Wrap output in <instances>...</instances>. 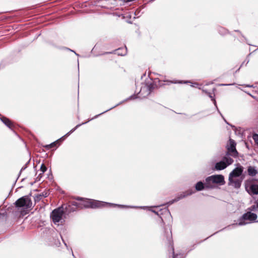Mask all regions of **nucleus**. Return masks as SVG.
<instances>
[{"mask_svg":"<svg viewBox=\"0 0 258 258\" xmlns=\"http://www.w3.org/2000/svg\"><path fill=\"white\" fill-rule=\"evenodd\" d=\"M157 88V85L153 81H151L150 82H146L145 84H142V86L141 87V89L140 92L137 94H133L130 96L129 97L126 98L124 100L120 102L118 104H116L115 106L110 108L109 109L104 111V112L97 114L94 116V118H97L100 115L107 112V111L114 108L115 107L118 106V105L121 104L122 103L131 100L137 99L138 98H144L149 96L153 90Z\"/></svg>","mask_w":258,"mask_h":258,"instance_id":"1","label":"nucleus"},{"mask_svg":"<svg viewBox=\"0 0 258 258\" xmlns=\"http://www.w3.org/2000/svg\"><path fill=\"white\" fill-rule=\"evenodd\" d=\"M257 218V216L256 214L248 211L243 214L242 216L238 219L237 223L232 224L231 225H229L221 230L226 228L229 229L231 226L232 227H235L237 226H242L250 224L253 222H257L256 221Z\"/></svg>","mask_w":258,"mask_h":258,"instance_id":"2","label":"nucleus"},{"mask_svg":"<svg viewBox=\"0 0 258 258\" xmlns=\"http://www.w3.org/2000/svg\"><path fill=\"white\" fill-rule=\"evenodd\" d=\"M108 206L109 207H118L120 208H137L135 206H130L123 205H119L116 204H112L110 203L104 202L102 201L91 200V208L96 209Z\"/></svg>","mask_w":258,"mask_h":258,"instance_id":"3","label":"nucleus"},{"mask_svg":"<svg viewBox=\"0 0 258 258\" xmlns=\"http://www.w3.org/2000/svg\"><path fill=\"white\" fill-rule=\"evenodd\" d=\"M14 204L18 209L26 210L32 208V202L29 195L19 198Z\"/></svg>","mask_w":258,"mask_h":258,"instance_id":"4","label":"nucleus"},{"mask_svg":"<svg viewBox=\"0 0 258 258\" xmlns=\"http://www.w3.org/2000/svg\"><path fill=\"white\" fill-rule=\"evenodd\" d=\"M165 236L166 237V242L171 246V253L172 254V258H184L185 256L183 253L181 252H177L175 253L174 251V248L173 246V240L171 230L169 229V231L165 230Z\"/></svg>","mask_w":258,"mask_h":258,"instance_id":"5","label":"nucleus"},{"mask_svg":"<svg viewBox=\"0 0 258 258\" xmlns=\"http://www.w3.org/2000/svg\"><path fill=\"white\" fill-rule=\"evenodd\" d=\"M233 162V160L229 156H225L222 160L217 162L215 165V169L216 170H222L225 169L228 166Z\"/></svg>","mask_w":258,"mask_h":258,"instance_id":"6","label":"nucleus"},{"mask_svg":"<svg viewBox=\"0 0 258 258\" xmlns=\"http://www.w3.org/2000/svg\"><path fill=\"white\" fill-rule=\"evenodd\" d=\"M63 214L62 207H59L54 209L51 214V217L54 223L59 222L62 219Z\"/></svg>","mask_w":258,"mask_h":258,"instance_id":"7","label":"nucleus"},{"mask_svg":"<svg viewBox=\"0 0 258 258\" xmlns=\"http://www.w3.org/2000/svg\"><path fill=\"white\" fill-rule=\"evenodd\" d=\"M117 5H118V0H101L99 2V6L107 9H111Z\"/></svg>","mask_w":258,"mask_h":258,"instance_id":"8","label":"nucleus"},{"mask_svg":"<svg viewBox=\"0 0 258 258\" xmlns=\"http://www.w3.org/2000/svg\"><path fill=\"white\" fill-rule=\"evenodd\" d=\"M151 211L160 217L163 223H164V220L166 218L171 217L170 211L167 208L161 209L158 211L154 210H151Z\"/></svg>","mask_w":258,"mask_h":258,"instance_id":"9","label":"nucleus"},{"mask_svg":"<svg viewBox=\"0 0 258 258\" xmlns=\"http://www.w3.org/2000/svg\"><path fill=\"white\" fill-rule=\"evenodd\" d=\"M211 180L213 183L223 185L225 183L224 177L221 174L213 175L208 177L207 180Z\"/></svg>","mask_w":258,"mask_h":258,"instance_id":"10","label":"nucleus"},{"mask_svg":"<svg viewBox=\"0 0 258 258\" xmlns=\"http://www.w3.org/2000/svg\"><path fill=\"white\" fill-rule=\"evenodd\" d=\"M244 168L240 164H237V167L235 168L229 174L230 178H239L242 174Z\"/></svg>","mask_w":258,"mask_h":258,"instance_id":"11","label":"nucleus"},{"mask_svg":"<svg viewBox=\"0 0 258 258\" xmlns=\"http://www.w3.org/2000/svg\"><path fill=\"white\" fill-rule=\"evenodd\" d=\"M243 177H240L238 178L229 177L228 185L234 187L235 188H239L240 187Z\"/></svg>","mask_w":258,"mask_h":258,"instance_id":"12","label":"nucleus"},{"mask_svg":"<svg viewBox=\"0 0 258 258\" xmlns=\"http://www.w3.org/2000/svg\"><path fill=\"white\" fill-rule=\"evenodd\" d=\"M229 146L227 147L228 154L231 155L234 157L238 155V152L236 149V143L233 140L230 139Z\"/></svg>","mask_w":258,"mask_h":258,"instance_id":"13","label":"nucleus"},{"mask_svg":"<svg viewBox=\"0 0 258 258\" xmlns=\"http://www.w3.org/2000/svg\"><path fill=\"white\" fill-rule=\"evenodd\" d=\"M94 118H95L94 117L91 119H89L86 122H83L81 124H78V125H77L74 128H73L72 130H71L70 132H69L68 133H67L65 135H64L63 136L61 137L60 139H58L57 140H58V143L59 142L63 141L66 137L70 136L72 133H73L75 131H76V130H77L79 127H80V126H81L83 124L87 123L88 122L94 119Z\"/></svg>","mask_w":258,"mask_h":258,"instance_id":"14","label":"nucleus"},{"mask_svg":"<svg viewBox=\"0 0 258 258\" xmlns=\"http://www.w3.org/2000/svg\"><path fill=\"white\" fill-rule=\"evenodd\" d=\"M194 193V191H192L191 189H188L184 192H182V193L178 195L175 197V201H177V202L179 200L188 196L192 195Z\"/></svg>","mask_w":258,"mask_h":258,"instance_id":"15","label":"nucleus"},{"mask_svg":"<svg viewBox=\"0 0 258 258\" xmlns=\"http://www.w3.org/2000/svg\"><path fill=\"white\" fill-rule=\"evenodd\" d=\"M0 119L8 127L12 130L13 124L10 119L0 114Z\"/></svg>","mask_w":258,"mask_h":258,"instance_id":"16","label":"nucleus"},{"mask_svg":"<svg viewBox=\"0 0 258 258\" xmlns=\"http://www.w3.org/2000/svg\"><path fill=\"white\" fill-rule=\"evenodd\" d=\"M246 189L251 195H258V184H251L248 189L246 187Z\"/></svg>","mask_w":258,"mask_h":258,"instance_id":"17","label":"nucleus"},{"mask_svg":"<svg viewBox=\"0 0 258 258\" xmlns=\"http://www.w3.org/2000/svg\"><path fill=\"white\" fill-rule=\"evenodd\" d=\"M203 92H205V93H206L208 96L211 99V100L213 102V103L214 104L215 106H216V107L217 108L218 112L220 113V115H221V116L223 117V118L224 119V121L227 123H228V122L226 121V120L224 119V117L223 116L222 114L220 113V112L219 111V110H218V107L217 106V104H216V100L214 98H213V97L212 96V94L209 92H208L206 90H203Z\"/></svg>","mask_w":258,"mask_h":258,"instance_id":"18","label":"nucleus"},{"mask_svg":"<svg viewBox=\"0 0 258 258\" xmlns=\"http://www.w3.org/2000/svg\"><path fill=\"white\" fill-rule=\"evenodd\" d=\"M247 173L249 176H254L257 174V171L255 167L249 166L247 168Z\"/></svg>","mask_w":258,"mask_h":258,"instance_id":"19","label":"nucleus"},{"mask_svg":"<svg viewBox=\"0 0 258 258\" xmlns=\"http://www.w3.org/2000/svg\"><path fill=\"white\" fill-rule=\"evenodd\" d=\"M195 189L197 191H202L205 189V183L202 182V181H198L196 184H195Z\"/></svg>","mask_w":258,"mask_h":258,"instance_id":"20","label":"nucleus"},{"mask_svg":"<svg viewBox=\"0 0 258 258\" xmlns=\"http://www.w3.org/2000/svg\"><path fill=\"white\" fill-rule=\"evenodd\" d=\"M48 195L47 192H42L40 194H38L36 195L34 197V200L35 202H38L40 201L42 198H46L48 197Z\"/></svg>","mask_w":258,"mask_h":258,"instance_id":"21","label":"nucleus"},{"mask_svg":"<svg viewBox=\"0 0 258 258\" xmlns=\"http://www.w3.org/2000/svg\"><path fill=\"white\" fill-rule=\"evenodd\" d=\"M116 53L119 55L123 56L126 54L127 52V48L125 47V48H120L116 49L115 50Z\"/></svg>","mask_w":258,"mask_h":258,"instance_id":"22","label":"nucleus"},{"mask_svg":"<svg viewBox=\"0 0 258 258\" xmlns=\"http://www.w3.org/2000/svg\"><path fill=\"white\" fill-rule=\"evenodd\" d=\"M91 200L89 199H86L84 200H83L82 203H81L82 208H91Z\"/></svg>","mask_w":258,"mask_h":258,"instance_id":"23","label":"nucleus"},{"mask_svg":"<svg viewBox=\"0 0 258 258\" xmlns=\"http://www.w3.org/2000/svg\"><path fill=\"white\" fill-rule=\"evenodd\" d=\"M217 30H218L219 33L221 35L224 36V35H225L229 33V32L227 29H226V28L222 27H218Z\"/></svg>","mask_w":258,"mask_h":258,"instance_id":"24","label":"nucleus"},{"mask_svg":"<svg viewBox=\"0 0 258 258\" xmlns=\"http://www.w3.org/2000/svg\"><path fill=\"white\" fill-rule=\"evenodd\" d=\"M208 177L205 179V188L206 189H213L215 187V186L212 184V182L211 180H207Z\"/></svg>","mask_w":258,"mask_h":258,"instance_id":"25","label":"nucleus"},{"mask_svg":"<svg viewBox=\"0 0 258 258\" xmlns=\"http://www.w3.org/2000/svg\"><path fill=\"white\" fill-rule=\"evenodd\" d=\"M71 205L72 206H74L75 207H76L75 208H71L70 209V211H72V212H74L76 210V208H81L82 209V205H81V203H79L76 201H73L71 202Z\"/></svg>","mask_w":258,"mask_h":258,"instance_id":"26","label":"nucleus"},{"mask_svg":"<svg viewBox=\"0 0 258 258\" xmlns=\"http://www.w3.org/2000/svg\"><path fill=\"white\" fill-rule=\"evenodd\" d=\"M172 84H187L191 83L190 81H167Z\"/></svg>","mask_w":258,"mask_h":258,"instance_id":"27","label":"nucleus"},{"mask_svg":"<svg viewBox=\"0 0 258 258\" xmlns=\"http://www.w3.org/2000/svg\"><path fill=\"white\" fill-rule=\"evenodd\" d=\"M57 143H58V140H56L55 142H53L49 145H45L44 147L47 149H49L51 148L55 147Z\"/></svg>","mask_w":258,"mask_h":258,"instance_id":"28","label":"nucleus"},{"mask_svg":"<svg viewBox=\"0 0 258 258\" xmlns=\"http://www.w3.org/2000/svg\"><path fill=\"white\" fill-rule=\"evenodd\" d=\"M47 170V167L44 164H42L40 167V171L41 173L40 174H43V173Z\"/></svg>","mask_w":258,"mask_h":258,"instance_id":"29","label":"nucleus"},{"mask_svg":"<svg viewBox=\"0 0 258 258\" xmlns=\"http://www.w3.org/2000/svg\"><path fill=\"white\" fill-rule=\"evenodd\" d=\"M248 210L249 212L251 211H256L258 210V209H257L256 207L255 206V204L252 205L251 207L248 208Z\"/></svg>","mask_w":258,"mask_h":258,"instance_id":"30","label":"nucleus"},{"mask_svg":"<svg viewBox=\"0 0 258 258\" xmlns=\"http://www.w3.org/2000/svg\"><path fill=\"white\" fill-rule=\"evenodd\" d=\"M177 202V201H175V198L171 201H170L169 202L165 203L164 205L169 206V205H171L173 204L174 203Z\"/></svg>","mask_w":258,"mask_h":258,"instance_id":"31","label":"nucleus"},{"mask_svg":"<svg viewBox=\"0 0 258 258\" xmlns=\"http://www.w3.org/2000/svg\"><path fill=\"white\" fill-rule=\"evenodd\" d=\"M42 175L43 174H40V173L38 175L37 177H36L35 178V180L34 181V182H37V181H39L40 180L41 178H42Z\"/></svg>","mask_w":258,"mask_h":258,"instance_id":"32","label":"nucleus"},{"mask_svg":"<svg viewBox=\"0 0 258 258\" xmlns=\"http://www.w3.org/2000/svg\"><path fill=\"white\" fill-rule=\"evenodd\" d=\"M235 32H238L239 33V34H240V35L241 36V37L244 39V40H246V38L242 35V34L241 33V32L238 30H234Z\"/></svg>","mask_w":258,"mask_h":258,"instance_id":"33","label":"nucleus"},{"mask_svg":"<svg viewBox=\"0 0 258 258\" xmlns=\"http://www.w3.org/2000/svg\"><path fill=\"white\" fill-rule=\"evenodd\" d=\"M27 165H25L21 169L20 172H19V175L21 174V172L22 171L25 170L26 168H27Z\"/></svg>","mask_w":258,"mask_h":258,"instance_id":"34","label":"nucleus"},{"mask_svg":"<svg viewBox=\"0 0 258 258\" xmlns=\"http://www.w3.org/2000/svg\"><path fill=\"white\" fill-rule=\"evenodd\" d=\"M234 84H221L219 85V86H230V85H233Z\"/></svg>","mask_w":258,"mask_h":258,"instance_id":"35","label":"nucleus"},{"mask_svg":"<svg viewBox=\"0 0 258 258\" xmlns=\"http://www.w3.org/2000/svg\"><path fill=\"white\" fill-rule=\"evenodd\" d=\"M198 85H199L198 83H192V85L191 86L193 87H197Z\"/></svg>","mask_w":258,"mask_h":258,"instance_id":"36","label":"nucleus"},{"mask_svg":"<svg viewBox=\"0 0 258 258\" xmlns=\"http://www.w3.org/2000/svg\"><path fill=\"white\" fill-rule=\"evenodd\" d=\"M66 49H68V50H70V51H71L74 52L75 53V54H76V55H77V56H79V54H77V53L76 52H75L74 50H72V49H70V48H66Z\"/></svg>","mask_w":258,"mask_h":258,"instance_id":"37","label":"nucleus"},{"mask_svg":"<svg viewBox=\"0 0 258 258\" xmlns=\"http://www.w3.org/2000/svg\"><path fill=\"white\" fill-rule=\"evenodd\" d=\"M76 200H77V201H81L83 200V198L78 197L76 198Z\"/></svg>","mask_w":258,"mask_h":258,"instance_id":"38","label":"nucleus"},{"mask_svg":"<svg viewBox=\"0 0 258 258\" xmlns=\"http://www.w3.org/2000/svg\"><path fill=\"white\" fill-rule=\"evenodd\" d=\"M247 94L250 95V96H251L252 98H254V97L253 96H252V95H251L250 93H247Z\"/></svg>","mask_w":258,"mask_h":258,"instance_id":"39","label":"nucleus"},{"mask_svg":"<svg viewBox=\"0 0 258 258\" xmlns=\"http://www.w3.org/2000/svg\"><path fill=\"white\" fill-rule=\"evenodd\" d=\"M54 244H55L56 246H58V244H60V242H58V243L55 242V243H54Z\"/></svg>","mask_w":258,"mask_h":258,"instance_id":"40","label":"nucleus"},{"mask_svg":"<svg viewBox=\"0 0 258 258\" xmlns=\"http://www.w3.org/2000/svg\"><path fill=\"white\" fill-rule=\"evenodd\" d=\"M252 86H253L252 85H246V87H252Z\"/></svg>","mask_w":258,"mask_h":258,"instance_id":"41","label":"nucleus"},{"mask_svg":"<svg viewBox=\"0 0 258 258\" xmlns=\"http://www.w3.org/2000/svg\"><path fill=\"white\" fill-rule=\"evenodd\" d=\"M61 239H62V241H63V243H64V245L67 246V244H66V243L64 242V241L63 240V239H62V237H61Z\"/></svg>","mask_w":258,"mask_h":258,"instance_id":"42","label":"nucleus"},{"mask_svg":"<svg viewBox=\"0 0 258 258\" xmlns=\"http://www.w3.org/2000/svg\"><path fill=\"white\" fill-rule=\"evenodd\" d=\"M30 162V160H29L25 165H27V166L28 165V164Z\"/></svg>","mask_w":258,"mask_h":258,"instance_id":"43","label":"nucleus"},{"mask_svg":"<svg viewBox=\"0 0 258 258\" xmlns=\"http://www.w3.org/2000/svg\"><path fill=\"white\" fill-rule=\"evenodd\" d=\"M30 162V160H29L25 165H27V166L28 165V164Z\"/></svg>","mask_w":258,"mask_h":258,"instance_id":"44","label":"nucleus"},{"mask_svg":"<svg viewBox=\"0 0 258 258\" xmlns=\"http://www.w3.org/2000/svg\"><path fill=\"white\" fill-rule=\"evenodd\" d=\"M240 67H239V68H238V69H237V70L236 71V72H236V73H237L238 71H239V70H240Z\"/></svg>","mask_w":258,"mask_h":258,"instance_id":"45","label":"nucleus"},{"mask_svg":"<svg viewBox=\"0 0 258 258\" xmlns=\"http://www.w3.org/2000/svg\"><path fill=\"white\" fill-rule=\"evenodd\" d=\"M155 0H151L150 2H153Z\"/></svg>","mask_w":258,"mask_h":258,"instance_id":"46","label":"nucleus"}]
</instances>
